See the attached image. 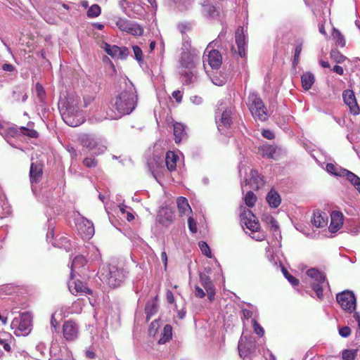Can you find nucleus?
I'll return each mask as SVG.
<instances>
[{"label": "nucleus", "mask_w": 360, "mask_h": 360, "mask_svg": "<svg viewBox=\"0 0 360 360\" xmlns=\"http://www.w3.org/2000/svg\"><path fill=\"white\" fill-rule=\"evenodd\" d=\"M138 96L133 83L122 77L110 101L111 108L106 112L105 119L117 120L131 114L137 105Z\"/></svg>", "instance_id": "1"}, {"label": "nucleus", "mask_w": 360, "mask_h": 360, "mask_svg": "<svg viewBox=\"0 0 360 360\" xmlns=\"http://www.w3.org/2000/svg\"><path fill=\"white\" fill-rule=\"evenodd\" d=\"M94 98L86 96L83 98V105L80 97L77 95H69L65 101H60L58 108L63 121L70 127H77L84 122L82 107L87 108L94 101Z\"/></svg>", "instance_id": "2"}, {"label": "nucleus", "mask_w": 360, "mask_h": 360, "mask_svg": "<svg viewBox=\"0 0 360 360\" xmlns=\"http://www.w3.org/2000/svg\"><path fill=\"white\" fill-rule=\"evenodd\" d=\"M240 221L243 229H247L251 231L250 237L257 241L264 239V233L259 232V223L255 215L250 210H245L240 215Z\"/></svg>", "instance_id": "3"}, {"label": "nucleus", "mask_w": 360, "mask_h": 360, "mask_svg": "<svg viewBox=\"0 0 360 360\" xmlns=\"http://www.w3.org/2000/svg\"><path fill=\"white\" fill-rule=\"evenodd\" d=\"M306 274L308 277L307 282L316 292L317 297L322 300L324 288L326 287L329 288V285L326 281V276L316 269H308Z\"/></svg>", "instance_id": "4"}, {"label": "nucleus", "mask_w": 360, "mask_h": 360, "mask_svg": "<svg viewBox=\"0 0 360 360\" xmlns=\"http://www.w3.org/2000/svg\"><path fill=\"white\" fill-rule=\"evenodd\" d=\"M32 316L30 312H24L15 317L11 323V328L16 336H27L32 330Z\"/></svg>", "instance_id": "5"}, {"label": "nucleus", "mask_w": 360, "mask_h": 360, "mask_svg": "<svg viewBox=\"0 0 360 360\" xmlns=\"http://www.w3.org/2000/svg\"><path fill=\"white\" fill-rule=\"evenodd\" d=\"M248 101L249 110L252 115L260 121L266 120V109L260 97L257 94L252 93L249 95Z\"/></svg>", "instance_id": "6"}, {"label": "nucleus", "mask_w": 360, "mask_h": 360, "mask_svg": "<svg viewBox=\"0 0 360 360\" xmlns=\"http://www.w3.org/2000/svg\"><path fill=\"white\" fill-rule=\"evenodd\" d=\"M127 272L123 269L115 265H110L108 274L104 279L109 286L116 288L124 282L127 277Z\"/></svg>", "instance_id": "7"}, {"label": "nucleus", "mask_w": 360, "mask_h": 360, "mask_svg": "<svg viewBox=\"0 0 360 360\" xmlns=\"http://www.w3.org/2000/svg\"><path fill=\"white\" fill-rule=\"evenodd\" d=\"M79 139L84 147L89 150H94L96 155H100L106 150V146L102 143L101 140L93 134H82Z\"/></svg>", "instance_id": "8"}, {"label": "nucleus", "mask_w": 360, "mask_h": 360, "mask_svg": "<svg viewBox=\"0 0 360 360\" xmlns=\"http://www.w3.org/2000/svg\"><path fill=\"white\" fill-rule=\"evenodd\" d=\"M257 348L256 340L252 336L241 335L238 342V352L241 358L245 359L255 352Z\"/></svg>", "instance_id": "9"}, {"label": "nucleus", "mask_w": 360, "mask_h": 360, "mask_svg": "<svg viewBox=\"0 0 360 360\" xmlns=\"http://www.w3.org/2000/svg\"><path fill=\"white\" fill-rule=\"evenodd\" d=\"M233 108L232 107L218 108L216 112V122L218 129L222 132L225 129L229 128L232 124Z\"/></svg>", "instance_id": "10"}, {"label": "nucleus", "mask_w": 360, "mask_h": 360, "mask_svg": "<svg viewBox=\"0 0 360 360\" xmlns=\"http://www.w3.org/2000/svg\"><path fill=\"white\" fill-rule=\"evenodd\" d=\"M214 44V41L210 42L206 48L203 56V63L204 66L207 63L212 69L217 70L221 65L222 58L218 51L212 49Z\"/></svg>", "instance_id": "11"}, {"label": "nucleus", "mask_w": 360, "mask_h": 360, "mask_svg": "<svg viewBox=\"0 0 360 360\" xmlns=\"http://www.w3.org/2000/svg\"><path fill=\"white\" fill-rule=\"evenodd\" d=\"M113 21L119 30L122 32H126L134 36H141L143 32V29L141 25L126 18L116 17Z\"/></svg>", "instance_id": "12"}, {"label": "nucleus", "mask_w": 360, "mask_h": 360, "mask_svg": "<svg viewBox=\"0 0 360 360\" xmlns=\"http://www.w3.org/2000/svg\"><path fill=\"white\" fill-rule=\"evenodd\" d=\"M336 300L341 307L349 312H352L356 306V300L352 291L345 290L336 296Z\"/></svg>", "instance_id": "13"}, {"label": "nucleus", "mask_w": 360, "mask_h": 360, "mask_svg": "<svg viewBox=\"0 0 360 360\" xmlns=\"http://www.w3.org/2000/svg\"><path fill=\"white\" fill-rule=\"evenodd\" d=\"M0 134L5 139H7L8 136L15 137L18 134H22L32 138H35L38 136L37 131L34 129H30L25 127L20 128L11 127L6 129L1 123Z\"/></svg>", "instance_id": "14"}, {"label": "nucleus", "mask_w": 360, "mask_h": 360, "mask_svg": "<svg viewBox=\"0 0 360 360\" xmlns=\"http://www.w3.org/2000/svg\"><path fill=\"white\" fill-rule=\"evenodd\" d=\"M235 37L236 48L232 46L231 51L234 56L237 55L241 58L245 57L246 51V37L243 27H238L236 31Z\"/></svg>", "instance_id": "15"}, {"label": "nucleus", "mask_w": 360, "mask_h": 360, "mask_svg": "<svg viewBox=\"0 0 360 360\" xmlns=\"http://www.w3.org/2000/svg\"><path fill=\"white\" fill-rule=\"evenodd\" d=\"M147 165L153 177L159 182L160 177L167 171L165 169L162 158L154 155L148 160Z\"/></svg>", "instance_id": "16"}, {"label": "nucleus", "mask_w": 360, "mask_h": 360, "mask_svg": "<svg viewBox=\"0 0 360 360\" xmlns=\"http://www.w3.org/2000/svg\"><path fill=\"white\" fill-rule=\"evenodd\" d=\"M267 223L269 226V229L272 232L274 237V241H271L269 243V247L267 248V251L269 252L270 250V248H279L281 246V234L279 229V226L278 224V222L276 220L272 217H269L267 218Z\"/></svg>", "instance_id": "17"}, {"label": "nucleus", "mask_w": 360, "mask_h": 360, "mask_svg": "<svg viewBox=\"0 0 360 360\" xmlns=\"http://www.w3.org/2000/svg\"><path fill=\"white\" fill-rule=\"evenodd\" d=\"M63 338L67 341H74L79 336V326L75 321H65L63 325Z\"/></svg>", "instance_id": "18"}, {"label": "nucleus", "mask_w": 360, "mask_h": 360, "mask_svg": "<svg viewBox=\"0 0 360 360\" xmlns=\"http://www.w3.org/2000/svg\"><path fill=\"white\" fill-rule=\"evenodd\" d=\"M342 98L345 103L349 107L352 114L356 115L360 113V108L353 91L350 89L345 90L342 93Z\"/></svg>", "instance_id": "19"}, {"label": "nucleus", "mask_w": 360, "mask_h": 360, "mask_svg": "<svg viewBox=\"0 0 360 360\" xmlns=\"http://www.w3.org/2000/svg\"><path fill=\"white\" fill-rule=\"evenodd\" d=\"M344 223V216L340 211H333L330 214V232L334 233L341 229Z\"/></svg>", "instance_id": "20"}, {"label": "nucleus", "mask_w": 360, "mask_h": 360, "mask_svg": "<svg viewBox=\"0 0 360 360\" xmlns=\"http://www.w3.org/2000/svg\"><path fill=\"white\" fill-rule=\"evenodd\" d=\"M42 176V168L41 165H37L34 163H32L30 166V177L32 186V191L33 193L37 196L36 194V186Z\"/></svg>", "instance_id": "21"}, {"label": "nucleus", "mask_w": 360, "mask_h": 360, "mask_svg": "<svg viewBox=\"0 0 360 360\" xmlns=\"http://www.w3.org/2000/svg\"><path fill=\"white\" fill-rule=\"evenodd\" d=\"M71 281L68 283V288L72 294L77 295L78 293H84L86 295L91 294V290L86 285L85 283L80 281Z\"/></svg>", "instance_id": "22"}, {"label": "nucleus", "mask_w": 360, "mask_h": 360, "mask_svg": "<svg viewBox=\"0 0 360 360\" xmlns=\"http://www.w3.org/2000/svg\"><path fill=\"white\" fill-rule=\"evenodd\" d=\"M158 218V221L163 226H168L173 221L174 219V212L169 207H161V209L159 210Z\"/></svg>", "instance_id": "23"}, {"label": "nucleus", "mask_w": 360, "mask_h": 360, "mask_svg": "<svg viewBox=\"0 0 360 360\" xmlns=\"http://www.w3.org/2000/svg\"><path fill=\"white\" fill-rule=\"evenodd\" d=\"M260 151L264 157L277 160L281 154V149L276 146L266 144L261 146Z\"/></svg>", "instance_id": "24"}, {"label": "nucleus", "mask_w": 360, "mask_h": 360, "mask_svg": "<svg viewBox=\"0 0 360 360\" xmlns=\"http://www.w3.org/2000/svg\"><path fill=\"white\" fill-rule=\"evenodd\" d=\"M245 186L250 185L253 189H259L264 184L262 177L259 174L256 170H251L250 178L246 179L244 181Z\"/></svg>", "instance_id": "25"}, {"label": "nucleus", "mask_w": 360, "mask_h": 360, "mask_svg": "<svg viewBox=\"0 0 360 360\" xmlns=\"http://www.w3.org/2000/svg\"><path fill=\"white\" fill-rule=\"evenodd\" d=\"M328 216L327 213L320 210H316L314 212V217L311 219L312 224L317 228H323L327 226Z\"/></svg>", "instance_id": "26"}, {"label": "nucleus", "mask_w": 360, "mask_h": 360, "mask_svg": "<svg viewBox=\"0 0 360 360\" xmlns=\"http://www.w3.org/2000/svg\"><path fill=\"white\" fill-rule=\"evenodd\" d=\"M77 226H79V230L86 238H89L94 236L95 231L92 221L83 219L82 221L79 224H77Z\"/></svg>", "instance_id": "27"}, {"label": "nucleus", "mask_w": 360, "mask_h": 360, "mask_svg": "<svg viewBox=\"0 0 360 360\" xmlns=\"http://www.w3.org/2000/svg\"><path fill=\"white\" fill-rule=\"evenodd\" d=\"M196 56L189 52H184L181 54V65L187 70H193L195 65Z\"/></svg>", "instance_id": "28"}, {"label": "nucleus", "mask_w": 360, "mask_h": 360, "mask_svg": "<svg viewBox=\"0 0 360 360\" xmlns=\"http://www.w3.org/2000/svg\"><path fill=\"white\" fill-rule=\"evenodd\" d=\"M178 211L181 216H189L192 213V210L188 204V200L185 197H179L176 199Z\"/></svg>", "instance_id": "29"}, {"label": "nucleus", "mask_w": 360, "mask_h": 360, "mask_svg": "<svg viewBox=\"0 0 360 360\" xmlns=\"http://www.w3.org/2000/svg\"><path fill=\"white\" fill-rule=\"evenodd\" d=\"M248 307L247 308H243L242 309V316H241V319L243 321V323L244 325L246 324V321H248V320L250 319H257V316H258V312H257V309L250 304H248Z\"/></svg>", "instance_id": "30"}, {"label": "nucleus", "mask_w": 360, "mask_h": 360, "mask_svg": "<svg viewBox=\"0 0 360 360\" xmlns=\"http://www.w3.org/2000/svg\"><path fill=\"white\" fill-rule=\"evenodd\" d=\"M179 160V156L174 152L168 151L165 156V165L167 170L172 172L176 170V162Z\"/></svg>", "instance_id": "31"}, {"label": "nucleus", "mask_w": 360, "mask_h": 360, "mask_svg": "<svg viewBox=\"0 0 360 360\" xmlns=\"http://www.w3.org/2000/svg\"><path fill=\"white\" fill-rule=\"evenodd\" d=\"M266 199L269 206L272 208H277L281 202L280 195L274 189H271L267 193Z\"/></svg>", "instance_id": "32"}, {"label": "nucleus", "mask_w": 360, "mask_h": 360, "mask_svg": "<svg viewBox=\"0 0 360 360\" xmlns=\"http://www.w3.org/2000/svg\"><path fill=\"white\" fill-rule=\"evenodd\" d=\"M86 263V259L83 255H78L75 256L71 264V272L70 277L72 278L74 276V272H76L77 270H79L80 268L84 266Z\"/></svg>", "instance_id": "33"}, {"label": "nucleus", "mask_w": 360, "mask_h": 360, "mask_svg": "<svg viewBox=\"0 0 360 360\" xmlns=\"http://www.w3.org/2000/svg\"><path fill=\"white\" fill-rule=\"evenodd\" d=\"M158 310V299L157 297L153 300L148 301L146 303L145 307V313L146 314L147 321L150 320V319L153 316Z\"/></svg>", "instance_id": "34"}, {"label": "nucleus", "mask_w": 360, "mask_h": 360, "mask_svg": "<svg viewBox=\"0 0 360 360\" xmlns=\"http://www.w3.org/2000/svg\"><path fill=\"white\" fill-rule=\"evenodd\" d=\"M174 140L176 143H179L186 136L185 126L179 122L174 124Z\"/></svg>", "instance_id": "35"}, {"label": "nucleus", "mask_w": 360, "mask_h": 360, "mask_svg": "<svg viewBox=\"0 0 360 360\" xmlns=\"http://www.w3.org/2000/svg\"><path fill=\"white\" fill-rule=\"evenodd\" d=\"M301 82L303 89L306 91L309 90L315 82L314 74L311 72H304L301 77Z\"/></svg>", "instance_id": "36"}, {"label": "nucleus", "mask_w": 360, "mask_h": 360, "mask_svg": "<svg viewBox=\"0 0 360 360\" xmlns=\"http://www.w3.org/2000/svg\"><path fill=\"white\" fill-rule=\"evenodd\" d=\"M41 15L46 22L49 24H55L57 22L58 16L55 11L51 8H46L43 10Z\"/></svg>", "instance_id": "37"}, {"label": "nucleus", "mask_w": 360, "mask_h": 360, "mask_svg": "<svg viewBox=\"0 0 360 360\" xmlns=\"http://www.w3.org/2000/svg\"><path fill=\"white\" fill-rule=\"evenodd\" d=\"M326 169L328 173L337 176H345L343 172H347V170L332 163H328Z\"/></svg>", "instance_id": "38"}, {"label": "nucleus", "mask_w": 360, "mask_h": 360, "mask_svg": "<svg viewBox=\"0 0 360 360\" xmlns=\"http://www.w3.org/2000/svg\"><path fill=\"white\" fill-rule=\"evenodd\" d=\"M347 179L354 186L360 194V178L353 172L347 170L343 172Z\"/></svg>", "instance_id": "39"}, {"label": "nucleus", "mask_w": 360, "mask_h": 360, "mask_svg": "<svg viewBox=\"0 0 360 360\" xmlns=\"http://www.w3.org/2000/svg\"><path fill=\"white\" fill-rule=\"evenodd\" d=\"M102 49L110 55L112 58H117L118 53H120V47L116 45H110L108 43H103L101 46Z\"/></svg>", "instance_id": "40"}, {"label": "nucleus", "mask_w": 360, "mask_h": 360, "mask_svg": "<svg viewBox=\"0 0 360 360\" xmlns=\"http://www.w3.org/2000/svg\"><path fill=\"white\" fill-rule=\"evenodd\" d=\"M202 14L209 18H214L218 15V13L215 8V7L205 1L202 4Z\"/></svg>", "instance_id": "41"}, {"label": "nucleus", "mask_w": 360, "mask_h": 360, "mask_svg": "<svg viewBox=\"0 0 360 360\" xmlns=\"http://www.w3.org/2000/svg\"><path fill=\"white\" fill-rule=\"evenodd\" d=\"M172 336V328L170 325H165L163 331L161 333V337L158 340L159 344H165L168 342Z\"/></svg>", "instance_id": "42"}, {"label": "nucleus", "mask_w": 360, "mask_h": 360, "mask_svg": "<svg viewBox=\"0 0 360 360\" xmlns=\"http://www.w3.org/2000/svg\"><path fill=\"white\" fill-rule=\"evenodd\" d=\"M12 97L15 101L25 102L28 96L24 89L17 88L15 90H13Z\"/></svg>", "instance_id": "43"}, {"label": "nucleus", "mask_w": 360, "mask_h": 360, "mask_svg": "<svg viewBox=\"0 0 360 360\" xmlns=\"http://www.w3.org/2000/svg\"><path fill=\"white\" fill-rule=\"evenodd\" d=\"M181 77L185 84H189L193 83L196 77L192 70H187L181 72Z\"/></svg>", "instance_id": "44"}, {"label": "nucleus", "mask_w": 360, "mask_h": 360, "mask_svg": "<svg viewBox=\"0 0 360 360\" xmlns=\"http://www.w3.org/2000/svg\"><path fill=\"white\" fill-rule=\"evenodd\" d=\"M302 44H303V41L302 39H299L296 41L294 58H293V61H292V64L294 65H296L299 62L300 55L302 50Z\"/></svg>", "instance_id": "45"}, {"label": "nucleus", "mask_w": 360, "mask_h": 360, "mask_svg": "<svg viewBox=\"0 0 360 360\" xmlns=\"http://www.w3.org/2000/svg\"><path fill=\"white\" fill-rule=\"evenodd\" d=\"M84 306V302L81 300H77L75 301L72 306L70 307L68 313L69 314H79L82 311V308Z\"/></svg>", "instance_id": "46"}, {"label": "nucleus", "mask_w": 360, "mask_h": 360, "mask_svg": "<svg viewBox=\"0 0 360 360\" xmlns=\"http://www.w3.org/2000/svg\"><path fill=\"white\" fill-rule=\"evenodd\" d=\"M245 203L248 207H252L255 205L257 201V197L252 191L247 192L244 197Z\"/></svg>", "instance_id": "47"}, {"label": "nucleus", "mask_w": 360, "mask_h": 360, "mask_svg": "<svg viewBox=\"0 0 360 360\" xmlns=\"http://www.w3.org/2000/svg\"><path fill=\"white\" fill-rule=\"evenodd\" d=\"M279 266H281V271H282L284 276L290 283V284L293 286L297 285L299 284V281L297 278H295L294 276H291L288 273L287 269L281 264V262H280Z\"/></svg>", "instance_id": "48"}, {"label": "nucleus", "mask_w": 360, "mask_h": 360, "mask_svg": "<svg viewBox=\"0 0 360 360\" xmlns=\"http://www.w3.org/2000/svg\"><path fill=\"white\" fill-rule=\"evenodd\" d=\"M200 281L201 283V285L203 286V288L206 289L211 288L214 287V285L210 280V278L207 276L205 274H200Z\"/></svg>", "instance_id": "49"}, {"label": "nucleus", "mask_w": 360, "mask_h": 360, "mask_svg": "<svg viewBox=\"0 0 360 360\" xmlns=\"http://www.w3.org/2000/svg\"><path fill=\"white\" fill-rule=\"evenodd\" d=\"M101 13V7L98 4H93L87 11V16L91 18H96Z\"/></svg>", "instance_id": "50"}, {"label": "nucleus", "mask_w": 360, "mask_h": 360, "mask_svg": "<svg viewBox=\"0 0 360 360\" xmlns=\"http://www.w3.org/2000/svg\"><path fill=\"white\" fill-rule=\"evenodd\" d=\"M357 349H345L342 351V357L343 360H354L357 356Z\"/></svg>", "instance_id": "51"}, {"label": "nucleus", "mask_w": 360, "mask_h": 360, "mask_svg": "<svg viewBox=\"0 0 360 360\" xmlns=\"http://www.w3.org/2000/svg\"><path fill=\"white\" fill-rule=\"evenodd\" d=\"M34 92L40 102H43L45 98L46 93L43 86L40 83H37L34 88Z\"/></svg>", "instance_id": "52"}, {"label": "nucleus", "mask_w": 360, "mask_h": 360, "mask_svg": "<svg viewBox=\"0 0 360 360\" xmlns=\"http://www.w3.org/2000/svg\"><path fill=\"white\" fill-rule=\"evenodd\" d=\"M252 326L254 330V332L260 338L263 337L264 335V330L260 326V324L257 322L256 319H253L251 320Z\"/></svg>", "instance_id": "53"}, {"label": "nucleus", "mask_w": 360, "mask_h": 360, "mask_svg": "<svg viewBox=\"0 0 360 360\" xmlns=\"http://www.w3.org/2000/svg\"><path fill=\"white\" fill-rule=\"evenodd\" d=\"M333 37L335 39L336 43L340 46H344L345 45V40L341 32L336 29H333Z\"/></svg>", "instance_id": "54"}, {"label": "nucleus", "mask_w": 360, "mask_h": 360, "mask_svg": "<svg viewBox=\"0 0 360 360\" xmlns=\"http://www.w3.org/2000/svg\"><path fill=\"white\" fill-rule=\"evenodd\" d=\"M198 246L203 255H205L206 257L209 258H212V252L207 243H205V241H200L198 243Z\"/></svg>", "instance_id": "55"}, {"label": "nucleus", "mask_w": 360, "mask_h": 360, "mask_svg": "<svg viewBox=\"0 0 360 360\" xmlns=\"http://www.w3.org/2000/svg\"><path fill=\"white\" fill-rule=\"evenodd\" d=\"M68 243H69V240L68 239L67 237L60 236L58 239H56V241L52 242V244L54 246H56L60 248H67Z\"/></svg>", "instance_id": "56"}, {"label": "nucleus", "mask_w": 360, "mask_h": 360, "mask_svg": "<svg viewBox=\"0 0 360 360\" xmlns=\"http://www.w3.org/2000/svg\"><path fill=\"white\" fill-rule=\"evenodd\" d=\"M132 49L136 60L139 63L143 62V58L142 50L138 46H133Z\"/></svg>", "instance_id": "57"}, {"label": "nucleus", "mask_w": 360, "mask_h": 360, "mask_svg": "<svg viewBox=\"0 0 360 360\" xmlns=\"http://www.w3.org/2000/svg\"><path fill=\"white\" fill-rule=\"evenodd\" d=\"M11 213V208L7 203H4L0 208V218H4Z\"/></svg>", "instance_id": "58"}, {"label": "nucleus", "mask_w": 360, "mask_h": 360, "mask_svg": "<svg viewBox=\"0 0 360 360\" xmlns=\"http://www.w3.org/2000/svg\"><path fill=\"white\" fill-rule=\"evenodd\" d=\"M83 165L89 168L95 167L97 165V160L94 158H86L83 160Z\"/></svg>", "instance_id": "59"}, {"label": "nucleus", "mask_w": 360, "mask_h": 360, "mask_svg": "<svg viewBox=\"0 0 360 360\" xmlns=\"http://www.w3.org/2000/svg\"><path fill=\"white\" fill-rule=\"evenodd\" d=\"M188 217V225L189 230L192 233H195L198 231L196 221H195V219L191 216L189 215Z\"/></svg>", "instance_id": "60"}, {"label": "nucleus", "mask_w": 360, "mask_h": 360, "mask_svg": "<svg viewBox=\"0 0 360 360\" xmlns=\"http://www.w3.org/2000/svg\"><path fill=\"white\" fill-rule=\"evenodd\" d=\"M211 79H212V83L214 85L219 86H223L226 83V79L225 77H219L216 75H214L213 77H212Z\"/></svg>", "instance_id": "61"}, {"label": "nucleus", "mask_w": 360, "mask_h": 360, "mask_svg": "<svg viewBox=\"0 0 360 360\" xmlns=\"http://www.w3.org/2000/svg\"><path fill=\"white\" fill-rule=\"evenodd\" d=\"M351 334V329L348 326H344L339 328V335L342 338H347Z\"/></svg>", "instance_id": "62"}, {"label": "nucleus", "mask_w": 360, "mask_h": 360, "mask_svg": "<svg viewBox=\"0 0 360 360\" xmlns=\"http://www.w3.org/2000/svg\"><path fill=\"white\" fill-rule=\"evenodd\" d=\"M158 327H159V321H158V320H155L150 324V326L149 328V333L150 335H155L158 330Z\"/></svg>", "instance_id": "63"}, {"label": "nucleus", "mask_w": 360, "mask_h": 360, "mask_svg": "<svg viewBox=\"0 0 360 360\" xmlns=\"http://www.w3.org/2000/svg\"><path fill=\"white\" fill-rule=\"evenodd\" d=\"M65 148L68 150V152L70 153L72 159H76L77 158V150L75 148L74 146H72L71 145H68L65 147Z\"/></svg>", "instance_id": "64"}]
</instances>
